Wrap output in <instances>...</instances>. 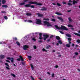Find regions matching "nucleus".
I'll list each match as a JSON object with an SVG mask.
<instances>
[{"mask_svg":"<svg viewBox=\"0 0 80 80\" xmlns=\"http://www.w3.org/2000/svg\"><path fill=\"white\" fill-rule=\"evenodd\" d=\"M36 4L37 5H39L40 6L42 5V4L41 3H38L36 2L30 1L29 2V4L25 5H24V7H31L32 8H35V6L33 5L31 6V4Z\"/></svg>","mask_w":80,"mask_h":80,"instance_id":"obj_1","label":"nucleus"},{"mask_svg":"<svg viewBox=\"0 0 80 80\" xmlns=\"http://www.w3.org/2000/svg\"><path fill=\"white\" fill-rule=\"evenodd\" d=\"M56 28L58 30H68V29H67V27H65L64 26L61 25V27H59L57 26V25H55V26Z\"/></svg>","mask_w":80,"mask_h":80,"instance_id":"obj_2","label":"nucleus"},{"mask_svg":"<svg viewBox=\"0 0 80 80\" xmlns=\"http://www.w3.org/2000/svg\"><path fill=\"white\" fill-rule=\"evenodd\" d=\"M43 23L45 25H47V27H51L52 26V25L50 24V23L47 21H44Z\"/></svg>","mask_w":80,"mask_h":80,"instance_id":"obj_3","label":"nucleus"},{"mask_svg":"<svg viewBox=\"0 0 80 80\" xmlns=\"http://www.w3.org/2000/svg\"><path fill=\"white\" fill-rule=\"evenodd\" d=\"M19 58H20L17 59V60H18V61H20V59L22 62H23V61H24V60L23 59V58H22V56H20Z\"/></svg>","mask_w":80,"mask_h":80,"instance_id":"obj_4","label":"nucleus"},{"mask_svg":"<svg viewBox=\"0 0 80 80\" xmlns=\"http://www.w3.org/2000/svg\"><path fill=\"white\" fill-rule=\"evenodd\" d=\"M29 48V47L28 46H27V45H24V46L23 47V49H24V50H27V48Z\"/></svg>","mask_w":80,"mask_h":80,"instance_id":"obj_5","label":"nucleus"},{"mask_svg":"<svg viewBox=\"0 0 80 80\" xmlns=\"http://www.w3.org/2000/svg\"><path fill=\"white\" fill-rule=\"evenodd\" d=\"M37 21L36 23L37 24H41V21L40 20L38 19H36Z\"/></svg>","mask_w":80,"mask_h":80,"instance_id":"obj_6","label":"nucleus"},{"mask_svg":"<svg viewBox=\"0 0 80 80\" xmlns=\"http://www.w3.org/2000/svg\"><path fill=\"white\" fill-rule=\"evenodd\" d=\"M49 48H51V46H50V45H48L47 46H46V47L45 48L46 49L48 50V49H49Z\"/></svg>","mask_w":80,"mask_h":80,"instance_id":"obj_7","label":"nucleus"},{"mask_svg":"<svg viewBox=\"0 0 80 80\" xmlns=\"http://www.w3.org/2000/svg\"><path fill=\"white\" fill-rule=\"evenodd\" d=\"M0 57L1 59H3L5 58V56L1 54L0 55Z\"/></svg>","mask_w":80,"mask_h":80,"instance_id":"obj_8","label":"nucleus"},{"mask_svg":"<svg viewBox=\"0 0 80 80\" xmlns=\"http://www.w3.org/2000/svg\"><path fill=\"white\" fill-rule=\"evenodd\" d=\"M58 18L59 20H60L61 22H63V19L62 18L60 17H58Z\"/></svg>","mask_w":80,"mask_h":80,"instance_id":"obj_9","label":"nucleus"},{"mask_svg":"<svg viewBox=\"0 0 80 80\" xmlns=\"http://www.w3.org/2000/svg\"><path fill=\"white\" fill-rule=\"evenodd\" d=\"M38 17H40L43 16V14H42L39 13H38Z\"/></svg>","mask_w":80,"mask_h":80,"instance_id":"obj_10","label":"nucleus"},{"mask_svg":"<svg viewBox=\"0 0 80 80\" xmlns=\"http://www.w3.org/2000/svg\"><path fill=\"white\" fill-rule=\"evenodd\" d=\"M78 3V2L75 1V0H73L72 1V4L73 5H75V3Z\"/></svg>","mask_w":80,"mask_h":80,"instance_id":"obj_11","label":"nucleus"},{"mask_svg":"<svg viewBox=\"0 0 80 80\" xmlns=\"http://www.w3.org/2000/svg\"><path fill=\"white\" fill-rule=\"evenodd\" d=\"M43 36L44 37L46 38H47L48 37H49V36L47 34H43Z\"/></svg>","mask_w":80,"mask_h":80,"instance_id":"obj_12","label":"nucleus"},{"mask_svg":"<svg viewBox=\"0 0 80 80\" xmlns=\"http://www.w3.org/2000/svg\"><path fill=\"white\" fill-rule=\"evenodd\" d=\"M73 34H74V35H77V36H78V37H80V34H78L76 32H74Z\"/></svg>","mask_w":80,"mask_h":80,"instance_id":"obj_13","label":"nucleus"},{"mask_svg":"<svg viewBox=\"0 0 80 80\" xmlns=\"http://www.w3.org/2000/svg\"><path fill=\"white\" fill-rule=\"evenodd\" d=\"M41 10H42V11H43L44 10H47V8L43 7L42 8V9H41Z\"/></svg>","mask_w":80,"mask_h":80,"instance_id":"obj_14","label":"nucleus"},{"mask_svg":"<svg viewBox=\"0 0 80 80\" xmlns=\"http://www.w3.org/2000/svg\"><path fill=\"white\" fill-rule=\"evenodd\" d=\"M2 7H3V8H7V7H8V6H7V5H2Z\"/></svg>","mask_w":80,"mask_h":80,"instance_id":"obj_15","label":"nucleus"},{"mask_svg":"<svg viewBox=\"0 0 80 80\" xmlns=\"http://www.w3.org/2000/svg\"><path fill=\"white\" fill-rule=\"evenodd\" d=\"M26 15H27V16H29V17L30 16H31V15H32V14H31V13H26Z\"/></svg>","mask_w":80,"mask_h":80,"instance_id":"obj_16","label":"nucleus"},{"mask_svg":"<svg viewBox=\"0 0 80 80\" xmlns=\"http://www.w3.org/2000/svg\"><path fill=\"white\" fill-rule=\"evenodd\" d=\"M25 2H21L20 3L19 5H25Z\"/></svg>","mask_w":80,"mask_h":80,"instance_id":"obj_17","label":"nucleus"},{"mask_svg":"<svg viewBox=\"0 0 80 80\" xmlns=\"http://www.w3.org/2000/svg\"><path fill=\"white\" fill-rule=\"evenodd\" d=\"M56 38L57 40H59L60 39V38L58 36L56 37Z\"/></svg>","mask_w":80,"mask_h":80,"instance_id":"obj_18","label":"nucleus"},{"mask_svg":"<svg viewBox=\"0 0 80 80\" xmlns=\"http://www.w3.org/2000/svg\"><path fill=\"white\" fill-rule=\"evenodd\" d=\"M55 13L57 15H62V13H60V12H55Z\"/></svg>","mask_w":80,"mask_h":80,"instance_id":"obj_19","label":"nucleus"},{"mask_svg":"<svg viewBox=\"0 0 80 80\" xmlns=\"http://www.w3.org/2000/svg\"><path fill=\"white\" fill-rule=\"evenodd\" d=\"M2 4H5V3H6V1H5V0H2Z\"/></svg>","mask_w":80,"mask_h":80,"instance_id":"obj_20","label":"nucleus"},{"mask_svg":"<svg viewBox=\"0 0 80 80\" xmlns=\"http://www.w3.org/2000/svg\"><path fill=\"white\" fill-rule=\"evenodd\" d=\"M66 46L67 47H68V48H69V47H70V45L69 44H66Z\"/></svg>","mask_w":80,"mask_h":80,"instance_id":"obj_21","label":"nucleus"},{"mask_svg":"<svg viewBox=\"0 0 80 80\" xmlns=\"http://www.w3.org/2000/svg\"><path fill=\"white\" fill-rule=\"evenodd\" d=\"M30 66L31 67L32 70H33V69H34V68L33 67V65L32 64H31Z\"/></svg>","mask_w":80,"mask_h":80,"instance_id":"obj_22","label":"nucleus"},{"mask_svg":"<svg viewBox=\"0 0 80 80\" xmlns=\"http://www.w3.org/2000/svg\"><path fill=\"white\" fill-rule=\"evenodd\" d=\"M66 35L67 36V37H69V38H70V37H72L71 35L69 34H67Z\"/></svg>","mask_w":80,"mask_h":80,"instance_id":"obj_23","label":"nucleus"},{"mask_svg":"<svg viewBox=\"0 0 80 80\" xmlns=\"http://www.w3.org/2000/svg\"><path fill=\"white\" fill-rule=\"evenodd\" d=\"M68 27H70V28H72L73 27V26L70 24H68Z\"/></svg>","mask_w":80,"mask_h":80,"instance_id":"obj_24","label":"nucleus"},{"mask_svg":"<svg viewBox=\"0 0 80 80\" xmlns=\"http://www.w3.org/2000/svg\"><path fill=\"white\" fill-rule=\"evenodd\" d=\"M14 60V59L13 58H11V62L12 63H13Z\"/></svg>","mask_w":80,"mask_h":80,"instance_id":"obj_25","label":"nucleus"},{"mask_svg":"<svg viewBox=\"0 0 80 80\" xmlns=\"http://www.w3.org/2000/svg\"><path fill=\"white\" fill-rule=\"evenodd\" d=\"M16 43L17 45H18V46H20V42H19L18 41Z\"/></svg>","mask_w":80,"mask_h":80,"instance_id":"obj_26","label":"nucleus"},{"mask_svg":"<svg viewBox=\"0 0 80 80\" xmlns=\"http://www.w3.org/2000/svg\"><path fill=\"white\" fill-rule=\"evenodd\" d=\"M43 52H47V50H45V48H43L42 49Z\"/></svg>","mask_w":80,"mask_h":80,"instance_id":"obj_27","label":"nucleus"},{"mask_svg":"<svg viewBox=\"0 0 80 80\" xmlns=\"http://www.w3.org/2000/svg\"><path fill=\"white\" fill-rule=\"evenodd\" d=\"M68 5H69V6H72V4L70 2H68Z\"/></svg>","mask_w":80,"mask_h":80,"instance_id":"obj_28","label":"nucleus"},{"mask_svg":"<svg viewBox=\"0 0 80 80\" xmlns=\"http://www.w3.org/2000/svg\"><path fill=\"white\" fill-rule=\"evenodd\" d=\"M58 43H59V44H62V42L61 40H59L58 41Z\"/></svg>","mask_w":80,"mask_h":80,"instance_id":"obj_29","label":"nucleus"},{"mask_svg":"<svg viewBox=\"0 0 80 80\" xmlns=\"http://www.w3.org/2000/svg\"><path fill=\"white\" fill-rule=\"evenodd\" d=\"M43 20H46V21H49V19L48 18H43Z\"/></svg>","mask_w":80,"mask_h":80,"instance_id":"obj_30","label":"nucleus"},{"mask_svg":"<svg viewBox=\"0 0 80 80\" xmlns=\"http://www.w3.org/2000/svg\"><path fill=\"white\" fill-rule=\"evenodd\" d=\"M57 5H58V7H60V6H61V4H60L58 3H57Z\"/></svg>","mask_w":80,"mask_h":80,"instance_id":"obj_31","label":"nucleus"},{"mask_svg":"<svg viewBox=\"0 0 80 80\" xmlns=\"http://www.w3.org/2000/svg\"><path fill=\"white\" fill-rule=\"evenodd\" d=\"M51 21H52V22H55V19L54 18L52 19H51Z\"/></svg>","mask_w":80,"mask_h":80,"instance_id":"obj_32","label":"nucleus"},{"mask_svg":"<svg viewBox=\"0 0 80 80\" xmlns=\"http://www.w3.org/2000/svg\"><path fill=\"white\" fill-rule=\"evenodd\" d=\"M13 40H17V38L16 37L13 38Z\"/></svg>","mask_w":80,"mask_h":80,"instance_id":"obj_33","label":"nucleus"},{"mask_svg":"<svg viewBox=\"0 0 80 80\" xmlns=\"http://www.w3.org/2000/svg\"><path fill=\"white\" fill-rule=\"evenodd\" d=\"M32 40L33 41H34V42H35L36 41V39H35V38H32Z\"/></svg>","mask_w":80,"mask_h":80,"instance_id":"obj_34","label":"nucleus"},{"mask_svg":"<svg viewBox=\"0 0 80 80\" xmlns=\"http://www.w3.org/2000/svg\"><path fill=\"white\" fill-rule=\"evenodd\" d=\"M39 39H40V40H42V39H43V38L42 37V36H39Z\"/></svg>","mask_w":80,"mask_h":80,"instance_id":"obj_35","label":"nucleus"},{"mask_svg":"<svg viewBox=\"0 0 80 80\" xmlns=\"http://www.w3.org/2000/svg\"><path fill=\"white\" fill-rule=\"evenodd\" d=\"M77 42H78V43H80V40L79 39H78Z\"/></svg>","mask_w":80,"mask_h":80,"instance_id":"obj_36","label":"nucleus"},{"mask_svg":"<svg viewBox=\"0 0 80 80\" xmlns=\"http://www.w3.org/2000/svg\"><path fill=\"white\" fill-rule=\"evenodd\" d=\"M5 65L7 66V67H9V65H8V63H5Z\"/></svg>","mask_w":80,"mask_h":80,"instance_id":"obj_37","label":"nucleus"},{"mask_svg":"<svg viewBox=\"0 0 80 80\" xmlns=\"http://www.w3.org/2000/svg\"><path fill=\"white\" fill-rule=\"evenodd\" d=\"M11 75H12V76L14 77H15V74H14L12 73V74H11Z\"/></svg>","mask_w":80,"mask_h":80,"instance_id":"obj_38","label":"nucleus"},{"mask_svg":"<svg viewBox=\"0 0 80 80\" xmlns=\"http://www.w3.org/2000/svg\"><path fill=\"white\" fill-rule=\"evenodd\" d=\"M55 75V74L54 73H52V78H53V77H54V76Z\"/></svg>","mask_w":80,"mask_h":80,"instance_id":"obj_39","label":"nucleus"},{"mask_svg":"<svg viewBox=\"0 0 80 80\" xmlns=\"http://www.w3.org/2000/svg\"><path fill=\"white\" fill-rule=\"evenodd\" d=\"M4 18L5 19H6V20H7V19H8V18L7 17V16H4Z\"/></svg>","mask_w":80,"mask_h":80,"instance_id":"obj_40","label":"nucleus"},{"mask_svg":"<svg viewBox=\"0 0 80 80\" xmlns=\"http://www.w3.org/2000/svg\"><path fill=\"white\" fill-rule=\"evenodd\" d=\"M6 68L7 69V70H10V68L8 67H6Z\"/></svg>","mask_w":80,"mask_h":80,"instance_id":"obj_41","label":"nucleus"},{"mask_svg":"<svg viewBox=\"0 0 80 80\" xmlns=\"http://www.w3.org/2000/svg\"><path fill=\"white\" fill-rule=\"evenodd\" d=\"M28 22H29V23H31L32 22V21L31 20H28Z\"/></svg>","mask_w":80,"mask_h":80,"instance_id":"obj_42","label":"nucleus"},{"mask_svg":"<svg viewBox=\"0 0 80 80\" xmlns=\"http://www.w3.org/2000/svg\"><path fill=\"white\" fill-rule=\"evenodd\" d=\"M59 32L61 33H62V34H64V33L62 31H59Z\"/></svg>","mask_w":80,"mask_h":80,"instance_id":"obj_43","label":"nucleus"},{"mask_svg":"<svg viewBox=\"0 0 80 80\" xmlns=\"http://www.w3.org/2000/svg\"><path fill=\"white\" fill-rule=\"evenodd\" d=\"M68 20L70 22H72V19H71V18H68Z\"/></svg>","mask_w":80,"mask_h":80,"instance_id":"obj_44","label":"nucleus"},{"mask_svg":"<svg viewBox=\"0 0 80 80\" xmlns=\"http://www.w3.org/2000/svg\"><path fill=\"white\" fill-rule=\"evenodd\" d=\"M54 37L53 35H52L51 36H50V38H53Z\"/></svg>","mask_w":80,"mask_h":80,"instance_id":"obj_45","label":"nucleus"},{"mask_svg":"<svg viewBox=\"0 0 80 80\" xmlns=\"http://www.w3.org/2000/svg\"><path fill=\"white\" fill-rule=\"evenodd\" d=\"M1 13H7V12H6L5 11H1Z\"/></svg>","mask_w":80,"mask_h":80,"instance_id":"obj_46","label":"nucleus"},{"mask_svg":"<svg viewBox=\"0 0 80 80\" xmlns=\"http://www.w3.org/2000/svg\"><path fill=\"white\" fill-rule=\"evenodd\" d=\"M33 48L34 49H35L36 50V49H37V46H34L33 47Z\"/></svg>","mask_w":80,"mask_h":80,"instance_id":"obj_47","label":"nucleus"},{"mask_svg":"<svg viewBox=\"0 0 80 80\" xmlns=\"http://www.w3.org/2000/svg\"><path fill=\"white\" fill-rule=\"evenodd\" d=\"M68 41H71V40H72V39H71V38H68Z\"/></svg>","mask_w":80,"mask_h":80,"instance_id":"obj_48","label":"nucleus"},{"mask_svg":"<svg viewBox=\"0 0 80 80\" xmlns=\"http://www.w3.org/2000/svg\"><path fill=\"white\" fill-rule=\"evenodd\" d=\"M31 77L32 78V80H35V79H34V78H33V77L32 76H31Z\"/></svg>","mask_w":80,"mask_h":80,"instance_id":"obj_49","label":"nucleus"},{"mask_svg":"<svg viewBox=\"0 0 80 80\" xmlns=\"http://www.w3.org/2000/svg\"><path fill=\"white\" fill-rule=\"evenodd\" d=\"M31 77L32 78V80H35V79H34V78H33V77L32 76H31Z\"/></svg>","mask_w":80,"mask_h":80,"instance_id":"obj_50","label":"nucleus"},{"mask_svg":"<svg viewBox=\"0 0 80 80\" xmlns=\"http://www.w3.org/2000/svg\"><path fill=\"white\" fill-rule=\"evenodd\" d=\"M42 33H39V37H42Z\"/></svg>","mask_w":80,"mask_h":80,"instance_id":"obj_51","label":"nucleus"},{"mask_svg":"<svg viewBox=\"0 0 80 80\" xmlns=\"http://www.w3.org/2000/svg\"><path fill=\"white\" fill-rule=\"evenodd\" d=\"M28 58H32V56H28Z\"/></svg>","mask_w":80,"mask_h":80,"instance_id":"obj_52","label":"nucleus"},{"mask_svg":"<svg viewBox=\"0 0 80 80\" xmlns=\"http://www.w3.org/2000/svg\"><path fill=\"white\" fill-rule=\"evenodd\" d=\"M3 43L5 44V42H3V43L2 42H0V44H3Z\"/></svg>","mask_w":80,"mask_h":80,"instance_id":"obj_53","label":"nucleus"},{"mask_svg":"<svg viewBox=\"0 0 80 80\" xmlns=\"http://www.w3.org/2000/svg\"><path fill=\"white\" fill-rule=\"evenodd\" d=\"M75 54L76 55H78V52H75Z\"/></svg>","mask_w":80,"mask_h":80,"instance_id":"obj_54","label":"nucleus"},{"mask_svg":"<svg viewBox=\"0 0 80 80\" xmlns=\"http://www.w3.org/2000/svg\"><path fill=\"white\" fill-rule=\"evenodd\" d=\"M22 65H25V62L24 63V62H22Z\"/></svg>","mask_w":80,"mask_h":80,"instance_id":"obj_55","label":"nucleus"},{"mask_svg":"<svg viewBox=\"0 0 80 80\" xmlns=\"http://www.w3.org/2000/svg\"><path fill=\"white\" fill-rule=\"evenodd\" d=\"M55 67L56 68H58V66L57 65H56L55 66Z\"/></svg>","mask_w":80,"mask_h":80,"instance_id":"obj_56","label":"nucleus"},{"mask_svg":"<svg viewBox=\"0 0 80 80\" xmlns=\"http://www.w3.org/2000/svg\"><path fill=\"white\" fill-rule=\"evenodd\" d=\"M7 59L8 60H11V58H10V57H8V58H7Z\"/></svg>","mask_w":80,"mask_h":80,"instance_id":"obj_57","label":"nucleus"},{"mask_svg":"<svg viewBox=\"0 0 80 80\" xmlns=\"http://www.w3.org/2000/svg\"><path fill=\"white\" fill-rule=\"evenodd\" d=\"M42 41H40V40H39V41H38V42H39V43H42Z\"/></svg>","mask_w":80,"mask_h":80,"instance_id":"obj_58","label":"nucleus"},{"mask_svg":"<svg viewBox=\"0 0 80 80\" xmlns=\"http://www.w3.org/2000/svg\"><path fill=\"white\" fill-rule=\"evenodd\" d=\"M24 2H28V0H24Z\"/></svg>","mask_w":80,"mask_h":80,"instance_id":"obj_59","label":"nucleus"},{"mask_svg":"<svg viewBox=\"0 0 80 80\" xmlns=\"http://www.w3.org/2000/svg\"><path fill=\"white\" fill-rule=\"evenodd\" d=\"M50 39H48L47 40V42H50Z\"/></svg>","mask_w":80,"mask_h":80,"instance_id":"obj_60","label":"nucleus"},{"mask_svg":"<svg viewBox=\"0 0 80 80\" xmlns=\"http://www.w3.org/2000/svg\"><path fill=\"white\" fill-rule=\"evenodd\" d=\"M6 62H8V63H10V62L8 60H6Z\"/></svg>","mask_w":80,"mask_h":80,"instance_id":"obj_61","label":"nucleus"},{"mask_svg":"<svg viewBox=\"0 0 80 80\" xmlns=\"http://www.w3.org/2000/svg\"><path fill=\"white\" fill-rule=\"evenodd\" d=\"M47 73L48 75H50V73L49 72H47Z\"/></svg>","mask_w":80,"mask_h":80,"instance_id":"obj_62","label":"nucleus"},{"mask_svg":"<svg viewBox=\"0 0 80 80\" xmlns=\"http://www.w3.org/2000/svg\"><path fill=\"white\" fill-rule=\"evenodd\" d=\"M52 4H53V5H57V4H55V3H52Z\"/></svg>","mask_w":80,"mask_h":80,"instance_id":"obj_63","label":"nucleus"},{"mask_svg":"<svg viewBox=\"0 0 80 80\" xmlns=\"http://www.w3.org/2000/svg\"><path fill=\"white\" fill-rule=\"evenodd\" d=\"M78 71V72H80V69H77Z\"/></svg>","mask_w":80,"mask_h":80,"instance_id":"obj_64","label":"nucleus"}]
</instances>
